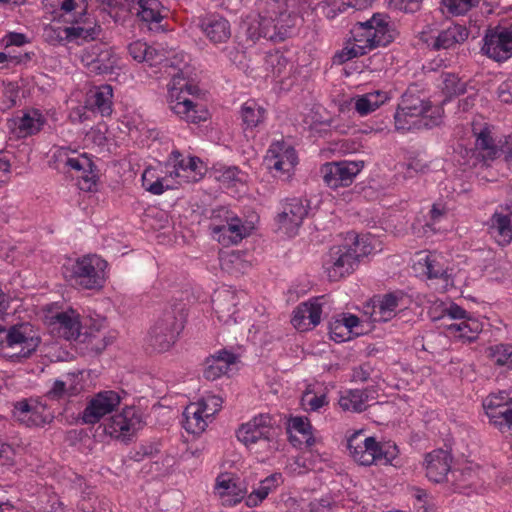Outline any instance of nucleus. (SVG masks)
Instances as JSON below:
<instances>
[{
    "instance_id": "5fc2aeb1",
    "label": "nucleus",
    "mask_w": 512,
    "mask_h": 512,
    "mask_svg": "<svg viewBox=\"0 0 512 512\" xmlns=\"http://www.w3.org/2000/svg\"><path fill=\"white\" fill-rule=\"evenodd\" d=\"M437 307H441V314L439 316L433 315V320L449 318L461 322L470 316L465 309L455 303H449L448 305L440 303L434 310H436Z\"/></svg>"
},
{
    "instance_id": "f03ea898",
    "label": "nucleus",
    "mask_w": 512,
    "mask_h": 512,
    "mask_svg": "<svg viewBox=\"0 0 512 512\" xmlns=\"http://www.w3.org/2000/svg\"><path fill=\"white\" fill-rule=\"evenodd\" d=\"M305 5L306 0H259L256 12L243 19L242 29L252 43L261 38L282 42L296 34Z\"/></svg>"
},
{
    "instance_id": "13d9d810",
    "label": "nucleus",
    "mask_w": 512,
    "mask_h": 512,
    "mask_svg": "<svg viewBox=\"0 0 512 512\" xmlns=\"http://www.w3.org/2000/svg\"><path fill=\"white\" fill-rule=\"evenodd\" d=\"M330 337L338 343L351 339L350 330H347L338 317L330 324Z\"/></svg>"
},
{
    "instance_id": "4c0bfd02",
    "label": "nucleus",
    "mask_w": 512,
    "mask_h": 512,
    "mask_svg": "<svg viewBox=\"0 0 512 512\" xmlns=\"http://www.w3.org/2000/svg\"><path fill=\"white\" fill-rule=\"evenodd\" d=\"M66 168L79 173L78 177L82 179V181L79 182L81 190L91 191L95 186L93 163L85 153H72V159L69 160V164Z\"/></svg>"
},
{
    "instance_id": "774afa93",
    "label": "nucleus",
    "mask_w": 512,
    "mask_h": 512,
    "mask_svg": "<svg viewBox=\"0 0 512 512\" xmlns=\"http://www.w3.org/2000/svg\"><path fill=\"white\" fill-rule=\"evenodd\" d=\"M422 0H392V2L405 12H414L419 8Z\"/></svg>"
},
{
    "instance_id": "6e6552de",
    "label": "nucleus",
    "mask_w": 512,
    "mask_h": 512,
    "mask_svg": "<svg viewBox=\"0 0 512 512\" xmlns=\"http://www.w3.org/2000/svg\"><path fill=\"white\" fill-rule=\"evenodd\" d=\"M452 456L448 451L436 449L428 453L424 460L426 477L434 483L446 481L450 489L460 492L466 485L469 473L451 469Z\"/></svg>"
},
{
    "instance_id": "f257e3e1",
    "label": "nucleus",
    "mask_w": 512,
    "mask_h": 512,
    "mask_svg": "<svg viewBox=\"0 0 512 512\" xmlns=\"http://www.w3.org/2000/svg\"><path fill=\"white\" fill-rule=\"evenodd\" d=\"M128 51L134 60L145 62L150 67L159 66L160 72L164 70V73L172 77L167 85L166 102L173 114L190 123L207 120L208 110L194 101L199 91L197 86L183 76L179 63L170 58V52L156 49L140 40L130 43Z\"/></svg>"
},
{
    "instance_id": "3c124183",
    "label": "nucleus",
    "mask_w": 512,
    "mask_h": 512,
    "mask_svg": "<svg viewBox=\"0 0 512 512\" xmlns=\"http://www.w3.org/2000/svg\"><path fill=\"white\" fill-rule=\"evenodd\" d=\"M479 2L480 0H442L441 8L443 13L458 16L467 13Z\"/></svg>"
},
{
    "instance_id": "9d476101",
    "label": "nucleus",
    "mask_w": 512,
    "mask_h": 512,
    "mask_svg": "<svg viewBox=\"0 0 512 512\" xmlns=\"http://www.w3.org/2000/svg\"><path fill=\"white\" fill-rule=\"evenodd\" d=\"M222 404V398L217 395H206L196 402H191L183 412V428L190 434H201L213 421Z\"/></svg>"
},
{
    "instance_id": "09e8293b",
    "label": "nucleus",
    "mask_w": 512,
    "mask_h": 512,
    "mask_svg": "<svg viewBox=\"0 0 512 512\" xmlns=\"http://www.w3.org/2000/svg\"><path fill=\"white\" fill-rule=\"evenodd\" d=\"M289 432L291 439L296 437V434L301 436L300 442L306 443L311 446L314 443L312 436V426L307 418L304 417H293L289 421Z\"/></svg>"
},
{
    "instance_id": "e433bc0d",
    "label": "nucleus",
    "mask_w": 512,
    "mask_h": 512,
    "mask_svg": "<svg viewBox=\"0 0 512 512\" xmlns=\"http://www.w3.org/2000/svg\"><path fill=\"white\" fill-rule=\"evenodd\" d=\"M130 12L135 13L141 21L153 25L159 24L165 17L164 7L159 0H137L128 4Z\"/></svg>"
},
{
    "instance_id": "412c9836",
    "label": "nucleus",
    "mask_w": 512,
    "mask_h": 512,
    "mask_svg": "<svg viewBox=\"0 0 512 512\" xmlns=\"http://www.w3.org/2000/svg\"><path fill=\"white\" fill-rule=\"evenodd\" d=\"M511 398L506 391L490 394L483 401L487 417L501 432L512 434V408L508 406Z\"/></svg>"
},
{
    "instance_id": "423d86ee",
    "label": "nucleus",
    "mask_w": 512,
    "mask_h": 512,
    "mask_svg": "<svg viewBox=\"0 0 512 512\" xmlns=\"http://www.w3.org/2000/svg\"><path fill=\"white\" fill-rule=\"evenodd\" d=\"M347 449L352 459L363 466L392 465L399 454L394 442H378L364 430L355 431L347 437Z\"/></svg>"
},
{
    "instance_id": "c03bdc74",
    "label": "nucleus",
    "mask_w": 512,
    "mask_h": 512,
    "mask_svg": "<svg viewBox=\"0 0 512 512\" xmlns=\"http://www.w3.org/2000/svg\"><path fill=\"white\" fill-rule=\"evenodd\" d=\"M374 0H322L318 9L328 18L334 19L339 13L344 12L348 7H365Z\"/></svg>"
},
{
    "instance_id": "338daca9",
    "label": "nucleus",
    "mask_w": 512,
    "mask_h": 512,
    "mask_svg": "<svg viewBox=\"0 0 512 512\" xmlns=\"http://www.w3.org/2000/svg\"><path fill=\"white\" fill-rule=\"evenodd\" d=\"M3 42L6 47L11 45L20 47L26 43V36L21 33H8L4 36Z\"/></svg>"
},
{
    "instance_id": "f3484780",
    "label": "nucleus",
    "mask_w": 512,
    "mask_h": 512,
    "mask_svg": "<svg viewBox=\"0 0 512 512\" xmlns=\"http://www.w3.org/2000/svg\"><path fill=\"white\" fill-rule=\"evenodd\" d=\"M298 162L295 149L284 141L273 142L264 159V163L273 175L288 180Z\"/></svg>"
},
{
    "instance_id": "a211bd4d",
    "label": "nucleus",
    "mask_w": 512,
    "mask_h": 512,
    "mask_svg": "<svg viewBox=\"0 0 512 512\" xmlns=\"http://www.w3.org/2000/svg\"><path fill=\"white\" fill-rule=\"evenodd\" d=\"M356 254L349 244L333 246L326 255L323 268L331 281H338L353 272Z\"/></svg>"
},
{
    "instance_id": "aec40b11",
    "label": "nucleus",
    "mask_w": 512,
    "mask_h": 512,
    "mask_svg": "<svg viewBox=\"0 0 512 512\" xmlns=\"http://www.w3.org/2000/svg\"><path fill=\"white\" fill-rule=\"evenodd\" d=\"M363 167L362 161L327 162L321 166L320 173L326 185L336 189L351 185Z\"/></svg>"
},
{
    "instance_id": "bb28decb",
    "label": "nucleus",
    "mask_w": 512,
    "mask_h": 512,
    "mask_svg": "<svg viewBox=\"0 0 512 512\" xmlns=\"http://www.w3.org/2000/svg\"><path fill=\"white\" fill-rule=\"evenodd\" d=\"M324 297H317L299 304L293 311L292 325L299 331H307L320 323L322 314V301Z\"/></svg>"
},
{
    "instance_id": "f704fd0d",
    "label": "nucleus",
    "mask_w": 512,
    "mask_h": 512,
    "mask_svg": "<svg viewBox=\"0 0 512 512\" xmlns=\"http://www.w3.org/2000/svg\"><path fill=\"white\" fill-rule=\"evenodd\" d=\"M46 122L37 109L27 110L12 120V128L18 137L24 138L38 133Z\"/></svg>"
},
{
    "instance_id": "ddd939ff",
    "label": "nucleus",
    "mask_w": 512,
    "mask_h": 512,
    "mask_svg": "<svg viewBox=\"0 0 512 512\" xmlns=\"http://www.w3.org/2000/svg\"><path fill=\"white\" fill-rule=\"evenodd\" d=\"M100 32L101 27L94 18L80 17L72 26H46L44 38L50 44L56 45L65 41L94 40Z\"/></svg>"
},
{
    "instance_id": "0e129e2a",
    "label": "nucleus",
    "mask_w": 512,
    "mask_h": 512,
    "mask_svg": "<svg viewBox=\"0 0 512 512\" xmlns=\"http://www.w3.org/2000/svg\"><path fill=\"white\" fill-rule=\"evenodd\" d=\"M72 153H76V151L68 147H57L53 153V158L59 165H63L66 168L69 164V160L72 159Z\"/></svg>"
},
{
    "instance_id": "72a5a7b5",
    "label": "nucleus",
    "mask_w": 512,
    "mask_h": 512,
    "mask_svg": "<svg viewBox=\"0 0 512 512\" xmlns=\"http://www.w3.org/2000/svg\"><path fill=\"white\" fill-rule=\"evenodd\" d=\"M216 493L225 506H234L245 497L246 490L230 474H221L216 479Z\"/></svg>"
},
{
    "instance_id": "37998d69",
    "label": "nucleus",
    "mask_w": 512,
    "mask_h": 512,
    "mask_svg": "<svg viewBox=\"0 0 512 512\" xmlns=\"http://www.w3.org/2000/svg\"><path fill=\"white\" fill-rule=\"evenodd\" d=\"M282 481V475L280 473H274L266 477L259 483L258 488L248 495L246 498V505L248 507L257 506L269 495V493L274 491Z\"/></svg>"
},
{
    "instance_id": "f8f14e48",
    "label": "nucleus",
    "mask_w": 512,
    "mask_h": 512,
    "mask_svg": "<svg viewBox=\"0 0 512 512\" xmlns=\"http://www.w3.org/2000/svg\"><path fill=\"white\" fill-rule=\"evenodd\" d=\"M107 262L91 254L78 258L71 267V278L75 284L88 290L100 289L107 278Z\"/></svg>"
},
{
    "instance_id": "1a4fd4ad",
    "label": "nucleus",
    "mask_w": 512,
    "mask_h": 512,
    "mask_svg": "<svg viewBox=\"0 0 512 512\" xmlns=\"http://www.w3.org/2000/svg\"><path fill=\"white\" fill-rule=\"evenodd\" d=\"M40 338L29 323L14 325L5 334L2 356L14 362L29 357L38 347Z\"/></svg>"
},
{
    "instance_id": "4be33fe9",
    "label": "nucleus",
    "mask_w": 512,
    "mask_h": 512,
    "mask_svg": "<svg viewBox=\"0 0 512 512\" xmlns=\"http://www.w3.org/2000/svg\"><path fill=\"white\" fill-rule=\"evenodd\" d=\"M82 110H88L99 114L102 117L110 116L113 112V89L110 85L104 84L89 90L85 100V106ZM73 119L78 118L80 122L88 119L86 111L81 113V109L72 113Z\"/></svg>"
},
{
    "instance_id": "5701e85b",
    "label": "nucleus",
    "mask_w": 512,
    "mask_h": 512,
    "mask_svg": "<svg viewBox=\"0 0 512 512\" xmlns=\"http://www.w3.org/2000/svg\"><path fill=\"white\" fill-rule=\"evenodd\" d=\"M306 200L292 198L282 205V210L277 216L278 230L287 237H293L297 234L304 218L308 214V204Z\"/></svg>"
},
{
    "instance_id": "6e6d98bb",
    "label": "nucleus",
    "mask_w": 512,
    "mask_h": 512,
    "mask_svg": "<svg viewBox=\"0 0 512 512\" xmlns=\"http://www.w3.org/2000/svg\"><path fill=\"white\" fill-rule=\"evenodd\" d=\"M266 64L276 76H280L289 64L288 59L280 51H274L266 56Z\"/></svg>"
},
{
    "instance_id": "603ef678",
    "label": "nucleus",
    "mask_w": 512,
    "mask_h": 512,
    "mask_svg": "<svg viewBox=\"0 0 512 512\" xmlns=\"http://www.w3.org/2000/svg\"><path fill=\"white\" fill-rule=\"evenodd\" d=\"M329 403L326 394H317L312 391H306L301 397V406L307 412H318Z\"/></svg>"
},
{
    "instance_id": "0eeeda50",
    "label": "nucleus",
    "mask_w": 512,
    "mask_h": 512,
    "mask_svg": "<svg viewBox=\"0 0 512 512\" xmlns=\"http://www.w3.org/2000/svg\"><path fill=\"white\" fill-rule=\"evenodd\" d=\"M209 228L214 240L223 246H230L248 237L254 230V225L239 218L233 211L221 208L213 213Z\"/></svg>"
},
{
    "instance_id": "69168bd1",
    "label": "nucleus",
    "mask_w": 512,
    "mask_h": 512,
    "mask_svg": "<svg viewBox=\"0 0 512 512\" xmlns=\"http://www.w3.org/2000/svg\"><path fill=\"white\" fill-rule=\"evenodd\" d=\"M156 452L152 444L141 445L137 450L131 452V458L135 461H142L145 457H150Z\"/></svg>"
},
{
    "instance_id": "4d7b16f0",
    "label": "nucleus",
    "mask_w": 512,
    "mask_h": 512,
    "mask_svg": "<svg viewBox=\"0 0 512 512\" xmlns=\"http://www.w3.org/2000/svg\"><path fill=\"white\" fill-rule=\"evenodd\" d=\"M219 173L218 179L224 184L243 183L246 180L245 173L236 166L224 167Z\"/></svg>"
},
{
    "instance_id": "7ed1b4c3",
    "label": "nucleus",
    "mask_w": 512,
    "mask_h": 512,
    "mask_svg": "<svg viewBox=\"0 0 512 512\" xmlns=\"http://www.w3.org/2000/svg\"><path fill=\"white\" fill-rule=\"evenodd\" d=\"M203 165L195 156H184L172 151L165 164V171L147 167L142 174V186L153 195H161L166 190L175 189L184 183L197 182L202 178Z\"/></svg>"
},
{
    "instance_id": "b1692460",
    "label": "nucleus",
    "mask_w": 512,
    "mask_h": 512,
    "mask_svg": "<svg viewBox=\"0 0 512 512\" xmlns=\"http://www.w3.org/2000/svg\"><path fill=\"white\" fill-rule=\"evenodd\" d=\"M121 402L120 395L113 390L100 391L95 394L87 403L81 414L85 424H96L104 416L113 412Z\"/></svg>"
},
{
    "instance_id": "cd10ccee",
    "label": "nucleus",
    "mask_w": 512,
    "mask_h": 512,
    "mask_svg": "<svg viewBox=\"0 0 512 512\" xmlns=\"http://www.w3.org/2000/svg\"><path fill=\"white\" fill-rule=\"evenodd\" d=\"M472 133L475 137V149L483 160H494L500 149L494 137V127L486 122L472 123Z\"/></svg>"
},
{
    "instance_id": "9b49d317",
    "label": "nucleus",
    "mask_w": 512,
    "mask_h": 512,
    "mask_svg": "<svg viewBox=\"0 0 512 512\" xmlns=\"http://www.w3.org/2000/svg\"><path fill=\"white\" fill-rule=\"evenodd\" d=\"M183 329L181 308H169L158 317L149 333L151 346L158 352L169 350Z\"/></svg>"
},
{
    "instance_id": "ea45409f",
    "label": "nucleus",
    "mask_w": 512,
    "mask_h": 512,
    "mask_svg": "<svg viewBox=\"0 0 512 512\" xmlns=\"http://www.w3.org/2000/svg\"><path fill=\"white\" fill-rule=\"evenodd\" d=\"M389 100L385 91L376 90L353 98L354 109L360 116H366Z\"/></svg>"
},
{
    "instance_id": "dca6fc26",
    "label": "nucleus",
    "mask_w": 512,
    "mask_h": 512,
    "mask_svg": "<svg viewBox=\"0 0 512 512\" xmlns=\"http://www.w3.org/2000/svg\"><path fill=\"white\" fill-rule=\"evenodd\" d=\"M80 60L89 73L111 74L119 68V56L106 43H96L84 48Z\"/></svg>"
},
{
    "instance_id": "de8ad7c7",
    "label": "nucleus",
    "mask_w": 512,
    "mask_h": 512,
    "mask_svg": "<svg viewBox=\"0 0 512 512\" xmlns=\"http://www.w3.org/2000/svg\"><path fill=\"white\" fill-rule=\"evenodd\" d=\"M351 242L352 251L356 254V261L358 262L361 257L368 256L375 250V239L371 235H357L349 233L348 238Z\"/></svg>"
},
{
    "instance_id": "680f3d73",
    "label": "nucleus",
    "mask_w": 512,
    "mask_h": 512,
    "mask_svg": "<svg viewBox=\"0 0 512 512\" xmlns=\"http://www.w3.org/2000/svg\"><path fill=\"white\" fill-rule=\"evenodd\" d=\"M46 6H50L53 12L60 11L61 16L73 11L77 6L76 0H44Z\"/></svg>"
},
{
    "instance_id": "6ab92c4d",
    "label": "nucleus",
    "mask_w": 512,
    "mask_h": 512,
    "mask_svg": "<svg viewBox=\"0 0 512 512\" xmlns=\"http://www.w3.org/2000/svg\"><path fill=\"white\" fill-rule=\"evenodd\" d=\"M483 53L502 62L512 56V26L498 25L487 30L483 38Z\"/></svg>"
},
{
    "instance_id": "20e7f679",
    "label": "nucleus",
    "mask_w": 512,
    "mask_h": 512,
    "mask_svg": "<svg viewBox=\"0 0 512 512\" xmlns=\"http://www.w3.org/2000/svg\"><path fill=\"white\" fill-rule=\"evenodd\" d=\"M353 42L338 54L341 62L362 56L371 50L387 46L396 36V30L386 14L375 13L365 22H357L351 29Z\"/></svg>"
},
{
    "instance_id": "4468645a",
    "label": "nucleus",
    "mask_w": 512,
    "mask_h": 512,
    "mask_svg": "<svg viewBox=\"0 0 512 512\" xmlns=\"http://www.w3.org/2000/svg\"><path fill=\"white\" fill-rule=\"evenodd\" d=\"M275 430L269 414H259L243 423L236 432L237 439L247 448L259 444L264 449L272 448Z\"/></svg>"
},
{
    "instance_id": "49530a36",
    "label": "nucleus",
    "mask_w": 512,
    "mask_h": 512,
    "mask_svg": "<svg viewBox=\"0 0 512 512\" xmlns=\"http://www.w3.org/2000/svg\"><path fill=\"white\" fill-rule=\"evenodd\" d=\"M486 356L497 366L512 369V344L499 343L486 348Z\"/></svg>"
},
{
    "instance_id": "39448f33",
    "label": "nucleus",
    "mask_w": 512,
    "mask_h": 512,
    "mask_svg": "<svg viewBox=\"0 0 512 512\" xmlns=\"http://www.w3.org/2000/svg\"><path fill=\"white\" fill-rule=\"evenodd\" d=\"M442 117L441 106L433 105L428 99L417 94L415 88L409 87L398 103L394 125L397 131L405 133L438 126Z\"/></svg>"
},
{
    "instance_id": "2eb2a0df",
    "label": "nucleus",
    "mask_w": 512,
    "mask_h": 512,
    "mask_svg": "<svg viewBox=\"0 0 512 512\" xmlns=\"http://www.w3.org/2000/svg\"><path fill=\"white\" fill-rule=\"evenodd\" d=\"M410 303L409 296L401 291H395L374 299L372 305L366 306L365 314L371 323L387 322L408 309Z\"/></svg>"
},
{
    "instance_id": "c85d7f7f",
    "label": "nucleus",
    "mask_w": 512,
    "mask_h": 512,
    "mask_svg": "<svg viewBox=\"0 0 512 512\" xmlns=\"http://www.w3.org/2000/svg\"><path fill=\"white\" fill-rule=\"evenodd\" d=\"M14 417L28 427L42 426L50 420L46 407L33 399L21 400L14 404Z\"/></svg>"
},
{
    "instance_id": "e2e57ef3",
    "label": "nucleus",
    "mask_w": 512,
    "mask_h": 512,
    "mask_svg": "<svg viewBox=\"0 0 512 512\" xmlns=\"http://www.w3.org/2000/svg\"><path fill=\"white\" fill-rule=\"evenodd\" d=\"M47 396L53 400H60L69 397V394L65 387V383H63L62 378L54 381L52 387L47 392Z\"/></svg>"
},
{
    "instance_id": "a18cd8bd",
    "label": "nucleus",
    "mask_w": 512,
    "mask_h": 512,
    "mask_svg": "<svg viewBox=\"0 0 512 512\" xmlns=\"http://www.w3.org/2000/svg\"><path fill=\"white\" fill-rule=\"evenodd\" d=\"M367 399L368 396L363 390H346L339 398V405L344 411L362 412L367 407Z\"/></svg>"
},
{
    "instance_id": "c756f323",
    "label": "nucleus",
    "mask_w": 512,
    "mask_h": 512,
    "mask_svg": "<svg viewBox=\"0 0 512 512\" xmlns=\"http://www.w3.org/2000/svg\"><path fill=\"white\" fill-rule=\"evenodd\" d=\"M418 33L420 40L434 49H448L468 38L467 29L459 24L450 25L438 32L437 35H428L426 31H419Z\"/></svg>"
},
{
    "instance_id": "864d4df0",
    "label": "nucleus",
    "mask_w": 512,
    "mask_h": 512,
    "mask_svg": "<svg viewBox=\"0 0 512 512\" xmlns=\"http://www.w3.org/2000/svg\"><path fill=\"white\" fill-rule=\"evenodd\" d=\"M441 83V89L448 97L461 94L465 91V83L461 82L455 74L443 73L441 75Z\"/></svg>"
},
{
    "instance_id": "c9c22d12",
    "label": "nucleus",
    "mask_w": 512,
    "mask_h": 512,
    "mask_svg": "<svg viewBox=\"0 0 512 512\" xmlns=\"http://www.w3.org/2000/svg\"><path fill=\"white\" fill-rule=\"evenodd\" d=\"M238 356L231 351L223 349L218 351L206 361L204 377L208 380H216L229 372L231 365L236 364Z\"/></svg>"
},
{
    "instance_id": "a878e982",
    "label": "nucleus",
    "mask_w": 512,
    "mask_h": 512,
    "mask_svg": "<svg viewBox=\"0 0 512 512\" xmlns=\"http://www.w3.org/2000/svg\"><path fill=\"white\" fill-rule=\"evenodd\" d=\"M51 333L66 340H76L80 336V316L74 309L48 311L45 316Z\"/></svg>"
},
{
    "instance_id": "8fccbe9b",
    "label": "nucleus",
    "mask_w": 512,
    "mask_h": 512,
    "mask_svg": "<svg viewBox=\"0 0 512 512\" xmlns=\"http://www.w3.org/2000/svg\"><path fill=\"white\" fill-rule=\"evenodd\" d=\"M246 253L233 251L221 259L223 269L232 273H245L250 267V262L245 258Z\"/></svg>"
},
{
    "instance_id": "a19ab883",
    "label": "nucleus",
    "mask_w": 512,
    "mask_h": 512,
    "mask_svg": "<svg viewBox=\"0 0 512 512\" xmlns=\"http://www.w3.org/2000/svg\"><path fill=\"white\" fill-rule=\"evenodd\" d=\"M489 232L499 245L512 241V221L508 215L495 212L489 221Z\"/></svg>"
},
{
    "instance_id": "bf43d9fd",
    "label": "nucleus",
    "mask_w": 512,
    "mask_h": 512,
    "mask_svg": "<svg viewBox=\"0 0 512 512\" xmlns=\"http://www.w3.org/2000/svg\"><path fill=\"white\" fill-rule=\"evenodd\" d=\"M338 318L342 321L344 326L347 328V330H350V335H360L363 333L362 327V321L353 314H341L338 316Z\"/></svg>"
},
{
    "instance_id": "2f4dec72",
    "label": "nucleus",
    "mask_w": 512,
    "mask_h": 512,
    "mask_svg": "<svg viewBox=\"0 0 512 512\" xmlns=\"http://www.w3.org/2000/svg\"><path fill=\"white\" fill-rule=\"evenodd\" d=\"M414 270L429 279H442L446 285L450 283L448 268L443 261V257L438 253L420 255L414 263Z\"/></svg>"
},
{
    "instance_id": "7c9ffc66",
    "label": "nucleus",
    "mask_w": 512,
    "mask_h": 512,
    "mask_svg": "<svg viewBox=\"0 0 512 512\" xmlns=\"http://www.w3.org/2000/svg\"><path fill=\"white\" fill-rule=\"evenodd\" d=\"M198 26L213 44L226 43L231 37L229 21L219 14H209L199 19Z\"/></svg>"
},
{
    "instance_id": "473e14b6",
    "label": "nucleus",
    "mask_w": 512,
    "mask_h": 512,
    "mask_svg": "<svg viewBox=\"0 0 512 512\" xmlns=\"http://www.w3.org/2000/svg\"><path fill=\"white\" fill-rule=\"evenodd\" d=\"M213 309L217 314L219 321L224 324L235 323L237 318V295L229 289H222L215 293L213 299Z\"/></svg>"
},
{
    "instance_id": "79ce46f5",
    "label": "nucleus",
    "mask_w": 512,
    "mask_h": 512,
    "mask_svg": "<svg viewBox=\"0 0 512 512\" xmlns=\"http://www.w3.org/2000/svg\"><path fill=\"white\" fill-rule=\"evenodd\" d=\"M241 117L244 129L252 130L265 122L267 111L255 100H248L241 107Z\"/></svg>"
},
{
    "instance_id": "052dcab7",
    "label": "nucleus",
    "mask_w": 512,
    "mask_h": 512,
    "mask_svg": "<svg viewBox=\"0 0 512 512\" xmlns=\"http://www.w3.org/2000/svg\"><path fill=\"white\" fill-rule=\"evenodd\" d=\"M63 383H65L66 390L69 396L78 394L82 389L81 377L79 374L67 373L62 377Z\"/></svg>"
},
{
    "instance_id": "58836bf2",
    "label": "nucleus",
    "mask_w": 512,
    "mask_h": 512,
    "mask_svg": "<svg viewBox=\"0 0 512 512\" xmlns=\"http://www.w3.org/2000/svg\"><path fill=\"white\" fill-rule=\"evenodd\" d=\"M481 331L482 324L471 316L461 322L446 325L447 335L464 343L475 341Z\"/></svg>"
},
{
    "instance_id": "393cba45",
    "label": "nucleus",
    "mask_w": 512,
    "mask_h": 512,
    "mask_svg": "<svg viewBox=\"0 0 512 512\" xmlns=\"http://www.w3.org/2000/svg\"><path fill=\"white\" fill-rule=\"evenodd\" d=\"M141 416L134 407H126L113 415L105 424L107 435L122 441L129 440L140 427Z\"/></svg>"
}]
</instances>
